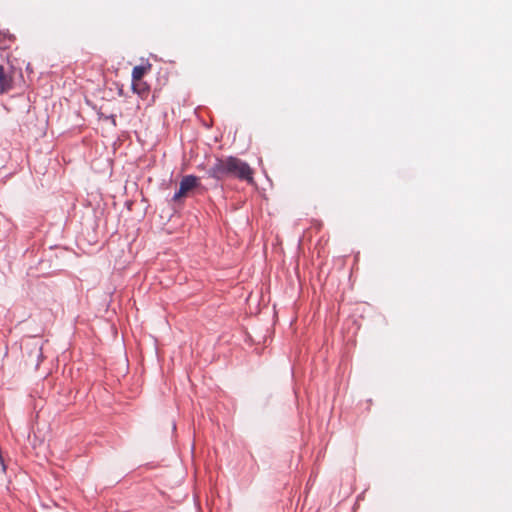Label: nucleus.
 Instances as JSON below:
<instances>
[{
	"label": "nucleus",
	"mask_w": 512,
	"mask_h": 512,
	"mask_svg": "<svg viewBox=\"0 0 512 512\" xmlns=\"http://www.w3.org/2000/svg\"><path fill=\"white\" fill-rule=\"evenodd\" d=\"M132 90L142 99H146L150 93V86L143 80L132 81Z\"/></svg>",
	"instance_id": "20e7f679"
},
{
	"label": "nucleus",
	"mask_w": 512,
	"mask_h": 512,
	"mask_svg": "<svg viewBox=\"0 0 512 512\" xmlns=\"http://www.w3.org/2000/svg\"><path fill=\"white\" fill-rule=\"evenodd\" d=\"M152 65L147 62L143 65H137L132 70V81L143 80V76L151 69Z\"/></svg>",
	"instance_id": "39448f33"
},
{
	"label": "nucleus",
	"mask_w": 512,
	"mask_h": 512,
	"mask_svg": "<svg viewBox=\"0 0 512 512\" xmlns=\"http://www.w3.org/2000/svg\"><path fill=\"white\" fill-rule=\"evenodd\" d=\"M107 119H110V122H112L113 125L116 124V117H115V115L112 114V115L108 116Z\"/></svg>",
	"instance_id": "423d86ee"
},
{
	"label": "nucleus",
	"mask_w": 512,
	"mask_h": 512,
	"mask_svg": "<svg viewBox=\"0 0 512 512\" xmlns=\"http://www.w3.org/2000/svg\"><path fill=\"white\" fill-rule=\"evenodd\" d=\"M207 175L217 181L235 178L248 184L254 183L253 169L246 161L235 156L217 157L213 165L208 168Z\"/></svg>",
	"instance_id": "f257e3e1"
},
{
	"label": "nucleus",
	"mask_w": 512,
	"mask_h": 512,
	"mask_svg": "<svg viewBox=\"0 0 512 512\" xmlns=\"http://www.w3.org/2000/svg\"><path fill=\"white\" fill-rule=\"evenodd\" d=\"M13 87L12 76L6 73L4 67L0 64V94H3Z\"/></svg>",
	"instance_id": "7ed1b4c3"
},
{
	"label": "nucleus",
	"mask_w": 512,
	"mask_h": 512,
	"mask_svg": "<svg viewBox=\"0 0 512 512\" xmlns=\"http://www.w3.org/2000/svg\"><path fill=\"white\" fill-rule=\"evenodd\" d=\"M200 186L199 178L195 175H185L180 181L179 189L173 196V201H178L191 190Z\"/></svg>",
	"instance_id": "f03ea898"
}]
</instances>
